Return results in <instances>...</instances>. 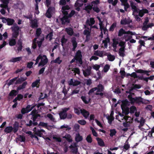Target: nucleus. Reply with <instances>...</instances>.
Wrapping results in <instances>:
<instances>
[{"mask_svg": "<svg viewBox=\"0 0 154 154\" xmlns=\"http://www.w3.org/2000/svg\"><path fill=\"white\" fill-rule=\"evenodd\" d=\"M18 77H15L13 79L10 80L9 82H8V86H10L11 85H12L14 82L16 81Z\"/></svg>", "mask_w": 154, "mask_h": 154, "instance_id": "a19ab883", "label": "nucleus"}, {"mask_svg": "<svg viewBox=\"0 0 154 154\" xmlns=\"http://www.w3.org/2000/svg\"><path fill=\"white\" fill-rule=\"evenodd\" d=\"M11 29L13 32L15 33H18L19 34L20 28L17 25L15 26L14 25L13 26L11 27Z\"/></svg>", "mask_w": 154, "mask_h": 154, "instance_id": "a211bd4d", "label": "nucleus"}, {"mask_svg": "<svg viewBox=\"0 0 154 154\" xmlns=\"http://www.w3.org/2000/svg\"><path fill=\"white\" fill-rule=\"evenodd\" d=\"M124 34H128V31H125L123 28H121L119 31L118 36L119 37H121Z\"/></svg>", "mask_w": 154, "mask_h": 154, "instance_id": "7c9ffc66", "label": "nucleus"}, {"mask_svg": "<svg viewBox=\"0 0 154 154\" xmlns=\"http://www.w3.org/2000/svg\"><path fill=\"white\" fill-rule=\"evenodd\" d=\"M75 12L74 10H72L70 13L67 15V16L69 18L72 17L75 14Z\"/></svg>", "mask_w": 154, "mask_h": 154, "instance_id": "680f3d73", "label": "nucleus"}, {"mask_svg": "<svg viewBox=\"0 0 154 154\" xmlns=\"http://www.w3.org/2000/svg\"><path fill=\"white\" fill-rule=\"evenodd\" d=\"M107 119L108 120V122L109 124H111L112 121L114 119V118L113 116L112 117H109V116H108L107 117Z\"/></svg>", "mask_w": 154, "mask_h": 154, "instance_id": "5fc2aeb1", "label": "nucleus"}, {"mask_svg": "<svg viewBox=\"0 0 154 154\" xmlns=\"http://www.w3.org/2000/svg\"><path fill=\"white\" fill-rule=\"evenodd\" d=\"M80 112L85 119H87L90 115L89 112L84 109H81Z\"/></svg>", "mask_w": 154, "mask_h": 154, "instance_id": "9d476101", "label": "nucleus"}, {"mask_svg": "<svg viewBox=\"0 0 154 154\" xmlns=\"http://www.w3.org/2000/svg\"><path fill=\"white\" fill-rule=\"evenodd\" d=\"M110 134L109 135L111 137H112L113 136L115 135L116 133V131L115 129H111L110 130Z\"/></svg>", "mask_w": 154, "mask_h": 154, "instance_id": "a18cd8bd", "label": "nucleus"}, {"mask_svg": "<svg viewBox=\"0 0 154 154\" xmlns=\"http://www.w3.org/2000/svg\"><path fill=\"white\" fill-rule=\"evenodd\" d=\"M55 8L54 7H49L48 9L45 14V16L49 18H51L52 14L54 12Z\"/></svg>", "mask_w": 154, "mask_h": 154, "instance_id": "423d86ee", "label": "nucleus"}, {"mask_svg": "<svg viewBox=\"0 0 154 154\" xmlns=\"http://www.w3.org/2000/svg\"><path fill=\"white\" fill-rule=\"evenodd\" d=\"M40 83V79H36L34 82L32 83L31 86L32 88H34L35 87H36L37 88H39Z\"/></svg>", "mask_w": 154, "mask_h": 154, "instance_id": "f8f14e48", "label": "nucleus"}, {"mask_svg": "<svg viewBox=\"0 0 154 154\" xmlns=\"http://www.w3.org/2000/svg\"><path fill=\"white\" fill-rule=\"evenodd\" d=\"M103 51H95L94 53V55L99 56L100 57H103Z\"/></svg>", "mask_w": 154, "mask_h": 154, "instance_id": "473e14b6", "label": "nucleus"}, {"mask_svg": "<svg viewBox=\"0 0 154 154\" xmlns=\"http://www.w3.org/2000/svg\"><path fill=\"white\" fill-rule=\"evenodd\" d=\"M31 27L32 28H35L38 27V24L37 21L36 20H31Z\"/></svg>", "mask_w": 154, "mask_h": 154, "instance_id": "4468645a", "label": "nucleus"}, {"mask_svg": "<svg viewBox=\"0 0 154 154\" xmlns=\"http://www.w3.org/2000/svg\"><path fill=\"white\" fill-rule=\"evenodd\" d=\"M136 111V108L134 106H132L130 108L129 112L131 114L134 113Z\"/></svg>", "mask_w": 154, "mask_h": 154, "instance_id": "58836bf2", "label": "nucleus"}, {"mask_svg": "<svg viewBox=\"0 0 154 154\" xmlns=\"http://www.w3.org/2000/svg\"><path fill=\"white\" fill-rule=\"evenodd\" d=\"M76 38L75 37H72L71 39V42L73 47L72 49L73 51H75L77 46V43L76 41Z\"/></svg>", "mask_w": 154, "mask_h": 154, "instance_id": "1a4fd4ad", "label": "nucleus"}, {"mask_svg": "<svg viewBox=\"0 0 154 154\" xmlns=\"http://www.w3.org/2000/svg\"><path fill=\"white\" fill-rule=\"evenodd\" d=\"M19 34L18 33H15L13 32L12 34V38L16 39L17 38Z\"/></svg>", "mask_w": 154, "mask_h": 154, "instance_id": "0e129e2a", "label": "nucleus"}, {"mask_svg": "<svg viewBox=\"0 0 154 154\" xmlns=\"http://www.w3.org/2000/svg\"><path fill=\"white\" fill-rule=\"evenodd\" d=\"M69 18L67 16H64L61 19L62 23L64 24L66 23H69L70 20L68 19Z\"/></svg>", "mask_w": 154, "mask_h": 154, "instance_id": "2eb2a0df", "label": "nucleus"}, {"mask_svg": "<svg viewBox=\"0 0 154 154\" xmlns=\"http://www.w3.org/2000/svg\"><path fill=\"white\" fill-rule=\"evenodd\" d=\"M69 109V108H64L62 109V111L59 113L60 118L61 119H64L66 118L67 116V111Z\"/></svg>", "mask_w": 154, "mask_h": 154, "instance_id": "39448f33", "label": "nucleus"}, {"mask_svg": "<svg viewBox=\"0 0 154 154\" xmlns=\"http://www.w3.org/2000/svg\"><path fill=\"white\" fill-rule=\"evenodd\" d=\"M81 99L85 103V104H88L89 101L90 100L88 101H87L86 100V97L85 96H82L81 97Z\"/></svg>", "mask_w": 154, "mask_h": 154, "instance_id": "13d9d810", "label": "nucleus"}, {"mask_svg": "<svg viewBox=\"0 0 154 154\" xmlns=\"http://www.w3.org/2000/svg\"><path fill=\"white\" fill-rule=\"evenodd\" d=\"M136 72L138 73H149L151 72L150 70H145L142 69H137Z\"/></svg>", "mask_w": 154, "mask_h": 154, "instance_id": "4c0bfd02", "label": "nucleus"}, {"mask_svg": "<svg viewBox=\"0 0 154 154\" xmlns=\"http://www.w3.org/2000/svg\"><path fill=\"white\" fill-rule=\"evenodd\" d=\"M110 66L108 64L105 65L103 68V70L104 72H107L109 69Z\"/></svg>", "mask_w": 154, "mask_h": 154, "instance_id": "052dcab7", "label": "nucleus"}, {"mask_svg": "<svg viewBox=\"0 0 154 154\" xmlns=\"http://www.w3.org/2000/svg\"><path fill=\"white\" fill-rule=\"evenodd\" d=\"M116 23H113L110 26L109 29V31H113L114 30V28L116 27Z\"/></svg>", "mask_w": 154, "mask_h": 154, "instance_id": "864d4df0", "label": "nucleus"}, {"mask_svg": "<svg viewBox=\"0 0 154 154\" xmlns=\"http://www.w3.org/2000/svg\"><path fill=\"white\" fill-rule=\"evenodd\" d=\"M104 90V86L100 83L97 87L91 88L89 91V94H92L94 91L97 90V92L95 94L96 95H99L102 97L104 95V94L102 93Z\"/></svg>", "mask_w": 154, "mask_h": 154, "instance_id": "f03ea898", "label": "nucleus"}, {"mask_svg": "<svg viewBox=\"0 0 154 154\" xmlns=\"http://www.w3.org/2000/svg\"><path fill=\"white\" fill-rule=\"evenodd\" d=\"M93 8V6L90 5H88L85 7L84 10H85L88 13L90 14V11Z\"/></svg>", "mask_w": 154, "mask_h": 154, "instance_id": "c756f323", "label": "nucleus"}, {"mask_svg": "<svg viewBox=\"0 0 154 154\" xmlns=\"http://www.w3.org/2000/svg\"><path fill=\"white\" fill-rule=\"evenodd\" d=\"M86 140L88 143H91L92 142V139L90 134H89L87 136L86 138Z\"/></svg>", "mask_w": 154, "mask_h": 154, "instance_id": "c03bdc74", "label": "nucleus"}, {"mask_svg": "<svg viewBox=\"0 0 154 154\" xmlns=\"http://www.w3.org/2000/svg\"><path fill=\"white\" fill-rule=\"evenodd\" d=\"M132 22V20H130L129 19H127L125 18L121 20L120 23L122 25H129L130 23Z\"/></svg>", "mask_w": 154, "mask_h": 154, "instance_id": "9b49d317", "label": "nucleus"}, {"mask_svg": "<svg viewBox=\"0 0 154 154\" xmlns=\"http://www.w3.org/2000/svg\"><path fill=\"white\" fill-rule=\"evenodd\" d=\"M100 3L99 0H96L95 1H92L91 4L93 6H97V5Z\"/></svg>", "mask_w": 154, "mask_h": 154, "instance_id": "6e6d98bb", "label": "nucleus"}, {"mask_svg": "<svg viewBox=\"0 0 154 154\" xmlns=\"http://www.w3.org/2000/svg\"><path fill=\"white\" fill-rule=\"evenodd\" d=\"M100 67V66L97 64H95L93 66V68L96 71H97L99 70Z\"/></svg>", "mask_w": 154, "mask_h": 154, "instance_id": "774afa93", "label": "nucleus"}, {"mask_svg": "<svg viewBox=\"0 0 154 154\" xmlns=\"http://www.w3.org/2000/svg\"><path fill=\"white\" fill-rule=\"evenodd\" d=\"M18 91L12 90L10 92L9 95L11 97H15L18 93Z\"/></svg>", "mask_w": 154, "mask_h": 154, "instance_id": "393cba45", "label": "nucleus"}, {"mask_svg": "<svg viewBox=\"0 0 154 154\" xmlns=\"http://www.w3.org/2000/svg\"><path fill=\"white\" fill-rule=\"evenodd\" d=\"M33 63L32 62H30L27 63V67L29 69H31L32 67Z\"/></svg>", "mask_w": 154, "mask_h": 154, "instance_id": "69168bd1", "label": "nucleus"}, {"mask_svg": "<svg viewBox=\"0 0 154 154\" xmlns=\"http://www.w3.org/2000/svg\"><path fill=\"white\" fill-rule=\"evenodd\" d=\"M91 66H89L85 70H83V74L85 77L90 75L91 73Z\"/></svg>", "mask_w": 154, "mask_h": 154, "instance_id": "6e6552de", "label": "nucleus"}, {"mask_svg": "<svg viewBox=\"0 0 154 154\" xmlns=\"http://www.w3.org/2000/svg\"><path fill=\"white\" fill-rule=\"evenodd\" d=\"M53 36V32H50L47 36L46 38L48 37L50 41H51L52 39Z\"/></svg>", "mask_w": 154, "mask_h": 154, "instance_id": "4d7b16f0", "label": "nucleus"}, {"mask_svg": "<svg viewBox=\"0 0 154 154\" xmlns=\"http://www.w3.org/2000/svg\"><path fill=\"white\" fill-rule=\"evenodd\" d=\"M84 35H86V40L89 39L90 36V32L87 29H85L83 32Z\"/></svg>", "mask_w": 154, "mask_h": 154, "instance_id": "72a5a7b5", "label": "nucleus"}, {"mask_svg": "<svg viewBox=\"0 0 154 154\" xmlns=\"http://www.w3.org/2000/svg\"><path fill=\"white\" fill-rule=\"evenodd\" d=\"M37 125H38V127L40 128H41L40 126L45 128H48V123H45L42 122H40Z\"/></svg>", "mask_w": 154, "mask_h": 154, "instance_id": "f704fd0d", "label": "nucleus"}, {"mask_svg": "<svg viewBox=\"0 0 154 154\" xmlns=\"http://www.w3.org/2000/svg\"><path fill=\"white\" fill-rule=\"evenodd\" d=\"M96 140L99 146L101 147L105 146L104 143L102 139L97 137L96 138Z\"/></svg>", "mask_w": 154, "mask_h": 154, "instance_id": "aec40b11", "label": "nucleus"}, {"mask_svg": "<svg viewBox=\"0 0 154 154\" xmlns=\"http://www.w3.org/2000/svg\"><path fill=\"white\" fill-rule=\"evenodd\" d=\"M27 79V78H24L23 77H21L20 78H19L17 80V79L15 84L16 85L17 84H21L23 82L25 81Z\"/></svg>", "mask_w": 154, "mask_h": 154, "instance_id": "cd10ccee", "label": "nucleus"}, {"mask_svg": "<svg viewBox=\"0 0 154 154\" xmlns=\"http://www.w3.org/2000/svg\"><path fill=\"white\" fill-rule=\"evenodd\" d=\"M128 98L131 104L133 105L135 103L139 105L141 103L144 104V99L141 97H136L134 98L132 97L131 94L128 95Z\"/></svg>", "mask_w": 154, "mask_h": 154, "instance_id": "7ed1b4c3", "label": "nucleus"}, {"mask_svg": "<svg viewBox=\"0 0 154 154\" xmlns=\"http://www.w3.org/2000/svg\"><path fill=\"white\" fill-rule=\"evenodd\" d=\"M108 60L109 61H113L115 59V57L114 56L111 54L107 56Z\"/></svg>", "mask_w": 154, "mask_h": 154, "instance_id": "09e8293b", "label": "nucleus"}, {"mask_svg": "<svg viewBox=\"0 0 154 154\" xmlns=\"http://www.w3.org/2000/svg\"><path fill=\"white\" fill-rule=\"evenodd\" d=\"M63 138L66 139L67 141L69 143H71L72 141L71 136L69 134H65Z\"/></svg>", "mask_w": 154, "mask_h": 154, "instance_id": "4be33fe9", "label": "nucleus"}, {"mask_svg": "<svg viewBox=\"0 0 154 154\" xmlns=\"http://www.w3.org/2000/svg\"><path fill=\"white\" fill-rule=\"evenodd\" d=\"M35 105H33L31 106V108L29 110H27V109L24 108L22 109L21 110V112L22 114H24L26 113H28L30 111L35 107Z\"/></svg>", "mask_w": 154, "mask_h": 154, "instance_id": "f3484780", "label": "nucleus"}, {"mask_svg": "<svg viewBox=\"0 0 154 154\" xmlns=\"http://www.w3.org/2000/svg\"><path fill=\"white\" fill-rule=\"evenodd\" d=\"M65 31L69 35H72L74 33V31L73 29L71 27L66 28L65 29Z\"/></svg>", "mask_w": 154, "mask_h": 154, "instance_id": "412c9836", "label": "nucleus"}, {"mask_svg": "<svg viewBox=\"0 0 154 154\" xmlns=\"http://www.w3.org/2000/svg\"><path fill=\"white\" fill-rule=\"evenodd\" d=\"M125 42L121 41L119 43V46L121 47V48H125Z\"/></svg>", "mask_w": 154, "mask_h": 154, "instance_id": "338daca9", "label": "nucleus"}, {"mask_svg": "<svg viewBox=\"0 0 154 154\" xmlns=\"http://www.w3.org/2000/svg\"><path fill=\"white\" fill-rule=\"evenodd\" d=\"M95 21L94 19L93 18H91L90 19V21L88 20H87L86 22V24L89 26H92L94 24Z\"/></svg>", "mask_w": 154, "mask_h": 154, "instance_id": "5701e85b", "label": "nucleus"}, {"mask_svg": "<svg viewBox=\"0 0 154 154\" xmlns=\"http://www.w3.org/2000/svg\"><path fill=\"white\" fill-rule=\"evenodd\" d=\"M14 22L15 20L14 19L10 18H8L7 24L8 26L12 25Z\"/></svg>", "mask_w": 154, "mask_h": 154, "instance_id": "c9c22d12", "label": "nucleus"}, {"mask_svg": "<svg viewBox=\"0 0 154 154\" xmlns=\"http://www.w3.org/2000/svg\"><path fill=\"white\" fill-rule=\"evenodd\" d=\"M52 62H53L55 63H58V64H60L62 62V60H60V57H59L57 58L55 60L52 61Z\"/></svg>", "mask_w": 154, "mask_h": 154, "instance_id": "79ce46f5", "label": "nucleus"}, {"mask_svg": "<svg viewBox=\"0 0 154 154\" xmlns=\"http://www.w3.org/2000/svg\"><path fill=\"white\" fill-rule=\"evenodd\" d=\"M42 33V31L40 28H38L36 30V34L37 37L40 36Z\"/></svg>", "mask_w": 154, "mask_h": 154, "instance_id": "3c124183", "label": "nucleus"}, {"mask_svg": "<svg viewBox=\"0 0 154 154\" xmlns=\"http://www.w3.org/2000/svg\"><path fill=\"white\" fill-rule=\"evenodd\" d=\"M45 131L42 129L38 130L36 131L35 134L37 136L40 137H42L43 135V133H45Z\"/></svg>", "mask_w": 154, "mask_h": 154, "instance_id": "a878e982", "label": "nucleus"}, {"mask_svg": "<svg viewBox=\"0 0 154 154\" xmlns=\"http://www.w3.org/2000/svg\"><path fill=\"white\" fill-rule=\"evenodd\" d=\"M13 130V127L11 126H10L6 127L4 130V131L6 133H11Z\"/></svg>", "mask_w": 154, "mask_h": 154, "instance_id": "bb28decb", "label": "nucleus"}, {"mask_svg": "<svg viewBox=\"0 0 154 154\" xmlns=\"http://www.w3.org/2000/svg\"><path fill=\"white\" fill-rule=\"evenodd\" d=\"M110 42V39L109 37H107L106 38L103 40V43H104V46L105 48H107L108 47V43Z\"/></svg>", "mask_w": 154, "mask_h": 154, "instance_id": "e433bc0d", "label": "nucleus"}, {"mask_svg": "<svg viewBox=\"0 0 154 154\" xmlns=\"http://www.w3.org/2000/svg\"><path fill=\"white\" fill-rule=\"evenodd\" d=\"M83 139V137L79 134H77L75 136V141L78 142L81 141Z\"/></svg>", "mask_w": 154, "mask_h": 154, "instance_id": "2f4dec72", "label": "nucleus"}, {"mask_svg": "<svg viewBox=\"0 0 154 154\" xmlns=\"http://www.w3.org/2000/svg\"><path fill=\"white\" fill-rule=\"evenodd\" d=\"M13 132L16 133L18 130L19 128V123L17 121H15L13 125Z\"/></svg>", "mask_w": 154, "mask_h": 154, "instance_id": "ddd939ff", "label": "nucleus"}, {"mask_svg": "<svg viewBox=\"0 0 154 154\" xmlns=\"http://www.w3.org/2000/svg\"><path fill=\"white\" fill-rule=\"evenodd\" d=\"M43 59L42 56L40 54L39 56L37 57L36 59L35 60V65H36L38 64L39 62V60L40 59Z\"/></svg>", "mask_w": 154, "mask_h": 154, "instance_id": "bf43d9fd", "label": "nucleus"}, {"mask_svg": "<svg viewBox=\"0 0 154 154\" xmlns=\"http://www.w3.org/2000/svg\"><path fill=\"white\" fill-rule=\"evenodd\" d=\"M16 43V39L11 38L10 39L9 41V44L11 46H14Z\"/></svg>", "mask_w": 154, "mask_h": 154, "instance_id": "c85d7f7f", "label": "nucleus"}, {"mask_svg": "<svg viewBox=\"0 0 154 154\" xmlns=\"http://www.w3.org/2000/svg\"><path fill=\"white\" fill-rule=\"evenodd\" d=\"M90 129L92 131V132L93 135L97 137L98 136V134L97 132L95 131V130L92 127H90Z\"/></svg>", "mask_w": 154, "mask_h": 154, "instance_id": "603ef678", "label": "nucleus"}, {"mask_svg": "<svg viewBox=\"0 0 154 154\" xmlns=\"http://www.w3.org/2000/svg\"><path fill=\"white\" fill-rule=\"evenodd\" d=\"M22 57H13L9 61L10 62L15 63L17 61H20L22 59Z\"/></svg>", "mask_w": 154, "mask_h": 154, "instance_id": "6ab92c4d", "label": "nucleus"}, {"mask_svg": "<svg viewBox=\"0 0 154 154\" xmlns=\"http://www.w3.org/2000/svg\"><path fill=\"white\" fill-rule=\"evenodd\" d=\"M78 122L82 125H85L86 123V121L84 120H81L78 121Z\"/></svg>", "mask_w": 154, "mask_h": 154, "instance_id": "e2e57ef3", "label": "nucleus"}, {"mask_svg": "<svg viewBox=\"0 0 154 154\" xmlns=\"http://www.w3.org/2000/svg\"><path fill=\"white\" fill-rule=\"evenodd\" d=\"M74 57L77 59V63L79 64L80 65H79V66H80L83 63L82 55L81 50H79L77 51Z\"/></svg>", "mask_w": 154, "mask_h": 154, "instance_id": "20e7f679", "label": "nucleus"}, {"mask_svg": "<svg viewBox=\"0 0 154 154\" xmlns=\"http://www.w3.org/2000/svg\"><path fill=\"white\" fill-rule=\"evenodd\" d=\"M43 57H45L44 59H41V60L38 64V66H43L45 65L48 62V60L45 55H43Z\"/></svg>", "mask_w": 154, "mask_h": 154, "instance_id": "0eeeda50", "label": "nucleus"}, {"mask_svg": "<svg viewBox=\"0 0 154 154\" xmlns=\"http://www.w3.org/2000/svg\"><path fill=\"white\" fill-rule=\"evenodd\" d=\"M121 108L122 109L123 114H124L126 115L129 114V108L123 107V106H122Z\"/></svg>", "mask_w": 154, "mask_h": 154, "instance_id": "dca6fc26", "label": "nucleus"}, {"mask_svg": "<svg viewBox=\"0 0 154 154\" xmlns=\"http://www.w3.org/2000/svg\"><path fill=\"white\" fill-rule=\"evenodd\" d=\"M18 140L21 142H25L26 141V138L24 136L20 135Z\"/></svg>", "mask_w": 154, "mask_h": 154, "instance_id": "49530a36", "label": "nucleus"}, {"mask_svg": "<svg viewBox=\"0 0 154 154\" xmlns=\"http://www.w3.org/2000/svg\"><path fill=\"white\" fill-rule=\"evenodd\" d=\"M30 114L32 115L31 120L29 121L28 123L26 124L25 125L26 127L32 128L38 125L37 122L38 120L37 119L38 117H41V115L38 114L37 110L35 109H33L31 112Z\"/></svg>", "mask_w": 154, "mask_h": 154, "instance_id": "f257e3e1", "label": "nucleus"}, {"mask_svg": "<svg viewBox=\"0 0 154 154\" xmlns=\"http://www.w3.org/2000/svg\"><path fill=\"white\" fill-rule=\"evenodd\" d=\"M118 0H108V2L111 4L113 6H115L117 3Z\"/></svg>", "mask_w": 154, "mask_h": 154, "instance_id": "ea45409f", "label": "nucleus"}, {"mask_svg": "<svg viewBox=\"0 0 154 154\" xmlns=\"http://www.w3.org/2000/svg\"><path fill=\"white\" fill-rule=\"evenodd\" d=\"M72 71H73L74 72L78 74H79L80 73V70L78 68H72Z\"/></svg>", "mask_w": 154, "mask_h": 154, "instance_id": "37998d69", "label": "nucleus"}, {"mask_svg": "<svg viewBox=\"0 0 154 154\" xmlns=\"http://www.w3.org/2000/svg\"><path fill=\"white\" fill-rule=\"evenodd\" d=\"M92 9L94 11L97 13L99 12L100 11V9L97 6H93Z\"/></svg>", "mask_w": 154, "mask_h": 154, "instance_id": "8fccbe9b", "label": "nucleus"}, {"mask_svg": "<svg viewBox=\"0 0 154 154\" xmlns=\"http://www.w3.org/2000/svg\"><path fill=\"white\" fill-rule=\"evenodd\" d=\"M27 84V82L25 81L23 83L20 85L17 88V91L21 90L22 89H24L25 88Z\"/></svg>", "mask_w": 154, "mask_h": 154, "instance_id": "b1692460", "label": "nucleus"}, {"mask_svg": "<svg viewBox=\"0 0 154 154\" xmlns=\"http://www.w3.org/2000/svg\"><path fill=\"white\" fill-rule=\"evenodd\" d=\"M67 39L66 38L63 36L61 39V42L62 46L63 47L64 45L63 44L66 43L67 42Z\"/></svg>", "mask_w": 154, "mask_h": 154, "instance_id": "de8ad7c7", "label": "nucleus"}]
</instances>
